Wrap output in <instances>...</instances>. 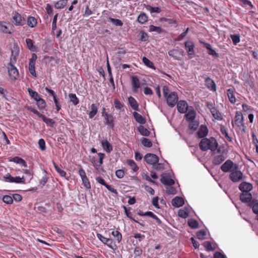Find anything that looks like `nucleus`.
<instances>
[{"mask_svg": "<svg viewBox=\"0 0 258 258\" xmlns=\"http://www.w3.org/2000/svg\"><path fill=\"white\" fill-rule=\"evenodd\" d=\"M236 91L234 88H230L227 90V95L230 102L232 104H234L236 101V98L235 94Z\"/></svg>", "mask_w": 258, "mask_h": 258, "instance_id": "4468645a", "label": "nucleus"}, {"mask_svg": "<svg viewBox=\"0 0 258 258\" xmlns=\"http://www.w3.org/2000/svg\"><path fill=\"white\" fill-rule=\"evenodd\" d=\"M38 108L40 109H43L46 107V102L44 99L41 98H39L36 101Z\"/></svg>", "mask_w": 258, "mask_h": 258, "instance_id": "de8ad7c7", "label": "nucleus"}, {"mask_svg": "<svg viewBox=\"0 0 258 258\" xmlns=\"http://www.w3.org/2000/svg\"><path fill=\"white\" fill-rule=\"evenodd\" d=\"M160 181L163 184L167 185L170 186L174 184V181L171 178L166 176L162 175Z\"/></svg>", "mask_w": 258, "mask_h": 258, "instance_id": "bb28decb", "label": "nucleus"}, {"mask_svg": "<svg viewBox=\"0 0 258 258\" xmlns=\"http://www.w3.org/2000/svg\"><path fill=\"white\" fill-rule=\"evenodd\" d=\"M28 91L29 93L30 96L35 101H36L40 98L38 93L37 92L33 91L31 89L29 88L28 89Z\"/></svg>", "mask_w": 258, "mask_h": 258, "instance_id": "09e8293b", "label": "nucleus"}, {"mask_svg": "<svg viewBox=\"0 0 258 258\" xmlns=\"http://www.w3.org/2000/svg\"><path fill=\"white\" fill-rule=\"evenodd\" d=\"M68 0H59L54 4V7L57 9H62L64 8L68 3Z\"/></svg>", "mask_w": 258, "mask_h": 258, "instance_id": "7c9ffc66", "label": "nucleus"}, {"mask_svg": "<svg viewBox=\"0 0 258 258\" xmlns=\"http://www.w3.org/2000/svg\"><path fill=\"white\" fill-rule=\"evenodd\" d=\"M109 21L117 26H122L123 25V23L119 19L110 18L109 19Z\"/></svg>", "mask_w": 258, "mask_h": 258, "instance_id": "4d7b16f0", "label": "nucleus"}, {"mask_svg": "<svg viewBox=\"0 0 258 258\" xmlns=\"http://www.w3.org/2000/svg\"><path fill=\"white\" fill-rule=\"evenodd\" d=\"M165 98H166L168 105L171 107H174L177 103L178 96L175 92H173L170 93L167 97Z\"/></svg>", "mask_w": 258, "mask_h": 258, "instance_id": "0eeeda50", "label": "nucleus"}, {"mask_svg": "<svg viewBox=\"0 0 258 258\" xmlns=\"http://www.w3.org/2000/svg\"><path fill=\"white\" fill-rule=\"evenodd\" d=\"M243 173L239 170L233 169L229 175V178L234 182H239L243 179Z\"/></svg>", "mask_w": 258, "mask_h": 258, "instance_id": "f03ea898", "label": "nucleus"}, {"mask_svg": "<svg viewBox=\"0 0 258 258\" xmlns=\"http://www.w3.org/2000/svg\"><path fill=\"white\" fill-rule=\"evenodd\" d=\"M208 133V130L206 126L201 125L199 131H198V137L200 138H204L206 136Z\"/></svg>", "mask_w": 258, "mask_h": 258, "instance_id": "a878e982", "label": "nucleus"}, {"mask_svg": "<svg viewBox=\"0 0 258 258\" xmlns=\"http://www.w3.org/2000/svg\"><path fill=\"white\" fill-rule=\"evenodd\" d=\"M128 102L130 103V105L132 107V108L134 109L137 110L138 109V103H137V101L132 97H130L128 98Z\"/></svg>", "mask_w": 258, "mask_h": 258, "instance_id": "c9c22d12", "label": "nucleus"}, {"mask_svg": "<svg viewBox=\"0 0 258 258\" xmlns=\"http://www.w3.org/2000/svg\"><path fill=\"white\" fill-rule=\"evenodd\" d=\"M213 116L215 119L221 120L223 119V117L221 113L217 109V108L213 109V110L211 111Z\"/></svg>", "mask_w": 258, "mask_h": 258, "instance_id": "2f4dec72", "label": "nucleus"}, {"mask_svg": "<svg viewBox=\"0 0 258 258\" xmlns=\"http://www.w3.org/2000/svg\"><path fill=\"white\" fill-rule=\"evenodd\" d=\"M143 63L148 67L155 69L154 64L152 61H151L148 58L146 57H143L142 58Z\"/></svg>", "mask_w": 258, "mask_h": 258, "instance_id": "3c124183", "label": "nucleus"}, {"mask_svg": "<svg viewBox=\"0 0 258 258\" xmlns=\"http://www.w3.org/2000/svg\"><path fill=\"white\" fill-rule=\"evenodd\" d=\"M141 141L142 145L145 147L150 148L152 146L151 141L148 138H142Z\"/></svg>", "mask_w": 258, "mask_h": 258, "instance_id": "c03bdc74", "label": "nucleus"}, {"mask_svg": "<svg viewBox=\"0 0 258 258\" xmlns=\"http://www.w3.org/2000/svg\"><path fill=\"white\" fill-rule=\"evenodd\" d=\"M3 201L7 204H12L13 203V198L10 196H5L3 198Z\"/></svg>", "mask_w": 258, "mask_h": 258, "instance_id": "680f3d73", "label": "nucleus"}, {"mask_svg": "<svg viewBox=\"0 0 258 258\" xmlns=\"http://www.w3.org/2000/svg\"><path fill=\"white\" fill-rule=\"evenodd\" d=\"M189 210L187 208L180 209L178 211V216L182 218H186L189 215Z\"/></svg>", "mask_w": 258, "mask_h": 258, "instance_id": "58836bf2", "label": "nucleus"}, {"mask_svg": "<svg viewBox=\"0 0 258 258\" xmlns=\"http://www.w3.org/2000/svg\"><path fill=\"white\" fill-rule=\"evenodd\" d=\"M27 23L28 26L34 28L36 26L37 21L35 17L30 16L28 18Z\"/></svg>", "mask_w": 258, "mask_h": 258, "instance_id": "c756f323", "label": "nucleus"}, {"mask_svg": "<svg viewBox=\"0 0 258 258\" xmlns=\"http://www.w3.org/2000/svg\"><path fill=\"white\" fill-rule=\"evenodd\" d=\"M37 58V55L35 53L32 54V57L29 59V70L30 73L34 77H36V73L35 72V61Z\"/></svg>", "mask_w": 258, "mask_h": 258, "instance_id": "423d86ee", "label": "nucleus"}, {"mask_svg": "<svg viewBox=\"0 0 258 258\" xmlns=\"http://www.w3.org/2000/svg\"><path fill=\"white\" fill-rule=\"evenodd\" d=\"M9 26H10V24H8L4 21H0V30L3 33L11 34L12 32L9 28Z\"/></svg>", "mask_w": 258, "mask_h": 258, "instance_id": "aec40b11", "label": "nucleus"}, {"mask_svg": "<svg viewBox=\"0 0 258 258\" xmlns=\"http://www.w3.org/2000/svg\"><path fill=\"white\" fill-rule=\"evenodd\" d=\"M81 179H82V182H83V184L84 185V186L88 189L90 188H91L90 183L87 177H84V178H83Z\"/></svg>", "mask_w": 258, "mask_h": 258, "instance_id": "0e129e2a", "label": "nucleus"}, {"mask_svg": "<svg viewBox=\"0 0 258 258\" xmlns=\"http://www.w3.org/2000/svg\"><path fill=\"white\" fill-rule=\"evenodd\" d=\"M147 9L151 13H159L160 12V9L159 7H152L149 6Z\"/></svg>", "mask_w": 258, "mask_h": 258, "instance_id": "338daca9", "label": "nucleus"}, {"mask_svg": "<svg viewBox=\"0 0 258 258\" xmlns=\"http://www.w3.org/2000/svg\"><path fill=\"white\" fill-rule=\"evenodd\" d=\"M239 189L243 192H249L252 189V185L246 182H243L239 184Z\"/></svg>", "mask_w": 258, "mask_h": 258, "instance_id": "dca6fc26", "label": "nucleus"}, {"mask_svg": "<svg viewBox=\"0 0 258 258\" xmlns=\"http://www.w3.org/2000/svg\"><path fill=\"white\" fill-rule=\"evenodd\" d=\"M19 54V47L17 44H14L11 48L10 61L15 63Z\"/></svg>", "mask_w": 258, "mask_h": 258, "instance_id": "9d476101", "label": "nucleus"}, {"mask_svg": "<svg viewBox=\"0 0 258 258\" xmlns=\"http://www.w3.org/2000/svg\"><path fill=\"white\" fill-rule=\"evenodd\" d=\"M213 257L214 258H227L224 253L219 251L215 252Z\"/></svg>", "mask_w": 258, "mask_h": 258, "instance_id": "774afa93", "label": "nucleus"}, {"mask_svg": "<svg viewBox=\"0 0 258 258\" xmlns=\"http://www.w3.org/2000/svg\"><path fill=\"white\" fill-rule=\"evenodd\" d=\"M127 163L132 168L134 171L136 172L139 170V167L134 160H127Z\"/></svg>", "mask_w": 258, "mask_h": 258, "instance_id": "8fccbe9b", "label": "nucleus"}, {"mask_svg": "<svg viewBox=\"0 0 258 258\" xmlns=\"http://www.w3.org/2000/svg\"><path fill=\"white\" fill-rule=\"evenodd\" d=\"M146 162L151 165H155L159 161L158 157L154 154L148 153L144 157Z\"/></svg>", "mask_w": 258, "mask_h": 258, "instance_id": "1a4fd4ad", "label": "nucleus"}, {"mask_svg": "<svg viewBox=\"0 0 258 258\" xmlns=\"http://www.w3.org/2000/svg\"><path fill=\"white\" fill-rule=\"evenodd\" d=\"M168 54L174 59L180 60L183 57L184 51L181 49H173L169 50Z\"/></svg>", "mask_w": 258, "mask_h": 258, "instance_id": "39448f33", "label": "nucleus"}, {"mask_svg": "<svg viewBox=\"0 0 258 258\" xmlns=\"http://www.w3.org/2000/svg\"><path fill=\"white\" fill-rule=\"evenodd\" d=\"M97 238L103 243L106 244L109 247L112 249L116 248V245L113 244V241L111 238H107L103 236L102 234L98 233Z\"/></svg>", "mask_w": 258, "mask_h": 258, "instance_id": "6e6552de", "label": "nucleus"}, {"mask_svg": "<svg viewBox=\"0 0 258 258\" xmlns=\"http://www.w3.org/2000/svg\"><path fill=\"white\" fill-rule=\"evenodd\" d=\"M225 158L223 154L216 155L214 157L213 163L215 165H219L225 160Z\"/></svg>", "mask_w": 258, "mask_h": 258, "instance_id": "cd10ccee", "label": "nucleus"}, {"mask_svg": "<svg viewBox=\"0 0 258 258\" xmlns=\"http://www.w3.org/2000/svg\"><path fill=\"white\" fill-rule=\"evenodd\" d=\"M133 90L135 92L138 91V89L140 87V82L139 79L137 76H132Z\"/></svg>", "mask_w": 258, "mask_h": 258, "instance_id": "4be33fe9", "label": "nucleus"}, {"mask_svg": "<svg viewBox=\"0 0 258 258\" xmlns=\"http://www.w3.org/2000/svg\"><path fill=\"white\" fill-rule=\"evenodd\" d=\"M206 235V232L204 230H200L197 233V237L200 240H204L205 236Z\"/></svg>", "mask_w": 258, "mask_h": 258, "instance_id": "e2e57ef3", "label": "nucleus"}, {"mask_svg": "<svg viewBox=\"0 0 258 258\" xmlns=\"http://www.w3.org/2000/svg\"><path fill=\"white\" fill-rule=\"evenodd\" d=\"M189 128L193 130H197V128L199 126V122L198 121H196L195 120H193L192 121H189Z\"/></svg>", "mask_w": 258, "mask_h": 258, "instance_id": "13d9d810", "label": "nucleus"}, {"mask_svg": "<svg viewBox=\"0 0 258 258\" xmlns=\"http://www.w3.org/2000/svg\"><path fill=\"white\" fill-rule=\"evenodd\" d=\"M177 108L180 113H184L187 110L188 104L186 101L180 100L177 103Z\"/></svg>", "mask_w": 258, "mask_h": 258, "instance_id": "ddd939ff", "label": "nucleus"}, {"mask_svg": "<svg viewBox=\"0 0 258 258\" xmlns=\"http://www.w3.org/2000/svg\"><path fill=\"white\" fill-rule=\"evenodd\" d=\"M38 146L41 151H44L46 149L45 142L43 139H40L38 141Z\"/></svg>", "mask_w": 258, "mask_h": 258, "instance_id": "052dcab7", "label": "nucleus"}, {"mask_svg": "<svg viewBox=\"0 0 258 258\" xmlns=\"http://www.w3.org/2000/svg\"><path fill=\"white\" fill-rule=\"evenodd\" d=\"M149 30L151 32H156L157 33H161L163 32V30L161 27L155 26L154 25H150L149 26Z\"/></svg>", "mask_w": 258, "mask_h": 258, "instance_id": "864d4df0", "label": "nucleus"}, {"mask_svg": "<svg viewBox=\"0 0 258 258\" xmlns=\"http://www.w3.org/2000/svg\"><path fill=\"white\" fill-rule=\"evenodd\" d=\"M240 199L243 203H249L252 199V196L249 192H242L240 196Z\"/></svg>", "mask_w": 258, "mask_h": 258, "instance_id": "6ab92c4d", "label": "nucleus"}, {"mask_svg": "<svg viewBox=\"0 0 258 258\" xmlns=\"http://www.w3.org/2000/svg\"><path fill=\"white\" fill-rule=\"evenodd\" d=\"M206 86L211 91H215L216 90V85L214 81L210 78H207L205 80Z\"/></svg>", "mask_w": 258, "mask_h": 258, "instance_id": "a211bd4d", "label": "nucleus"}, {"mask_svg": "<svg viewBox=\"0 0 258 258\" xmlns=\"http://www.w3.org/2000/svg\"><path fill=\"white\" fill-rule=\"evenodd\" d=\"M112 235L116 238L117 242L119 243L122 239V235L120 232L117 230H114L112 231Z\"/></svg>", "mask_w": 258, "mask_h": 258, "instance_id": "6e6d98bb", "label": "nucleus"}, {"mask_svg": "<svg viewBox=\"0 0 258 258\" xmlns=\"http://www.w3.org/2000/svg\"><path fill=\"white\" fill-rule=\"evenodd\" d=\"M134 116L136 120L140 124H144L145 123V119L143 117L137 112L133 113Z\"/></svg>", "mask_w": 258, "mask_h": 258, "instance_id": "f704fd0d", "label": "nucleus"}, {"mask_svg": "<svg viewBox=\"0 0 258 258\" xmlns=\"http://www.w3.org/2000/svg\"><path fill=\"white\" fill-rule=\"evenodd\" d=\"M27 48L31 51L37 52V48L34 45L33 41L32 39L27 38L25 40Z\"/></svg>", "mask_w": 258, "mask_h": 258, "instance_id": "b1692460", "label": "nucleus"}, {"mask_svg": "<svg viewBox=\"0 0 258 258\" xmlns=\"http://www.w3.org/2000/svg\"><path fill=\"white\" fill-rule=\"evenodd\" d=\"M220 131L222 134L224 136L228 141L232 142V138L229 136L228 132L224 125H221L220 126Z\"/></svg>", "mask_w": 258, "mask_h": 258, "instance_id": "e433bc0d", "label": "nucleus"}, {"mask_svg": "<svg viewBox=\"0 0 258 258\" xmlns=\"http://www.w3.org/2000/svg\"><path fill=\"white\" fill-rule=\"evenodd\" d=\"M196 112L194 110H189L186 114L185 117L188 121H192L195 119L196 118Z\"/></svg>", "mask_w": 258, "mask_h": 258, "instance_id": "4c0bfd02", "label": "nucleus"}, {"mask_svg": "<svg viewBox=\"0 0 258 258\" xmlns=\"http://www.w3.org/2000/svg\"><path fill=\"white\" fill-rule=\"evenodd\" d=\"M53 165L55 168V169L57 172V173L61 176V177H65L66 175V172L62 170L60 167L57 166L56 163L53 161Z\"/></svg>", "mask_w": 258, "mask_h": 258, "instance_id": "37998d69", "label": "nucleus"}, {"mask_svg": "<svg viewBox=\"0 0 258 258\" xmlns=\"http://www.w3.org/2000/svg\"><path fill=\"white\" fill-rule=\"evenodd\" d=\"M183 204V200L181 197H176L172 200V205L175 207H181Z\"/></svg>", "mask_w": 258, "mask_h": 258, "instance_id": "5701e85b", "label": "nucleus"}, {"mask_svg": "<svg viewBox=\"0 0 258 258\" xmlns=\"http://www.w3.org/2000/svg\"><path fill=\"white\" fill-rule=\"evenodd\" d=\"M243 116L242 113L240 111H237L236 112L235 116V123L240 126V125H243Z\"/></svg>", "mask_w": 258, "mask_h": 258, "instance_id": "f3484780", "label": "nucleus"}, {"mask_svg": "<svg viewBox=\"0 0 258 258\" xmlns=\"http://www.w3.org/2000/svg\"><path fill=\"white\" fill-rule=\"evenodd\" d=\"M203 245L207 251H213L218 247L217 244L215 242L206 241L203 243Z\"/></svg>", "mask_w": 258, "mask_h": 258, "instance_id": "f8f14e48", "label": "nucleus"}, {"mask_svg": "<svg viewBox=\"0 0 258 258\" xmlns=\"http://www.w3.org/2000/svg\"><path fill=\"white\" fill-rule=\"evenodd\" d=\"M185 47L186 48V50L188 53V55L189 58H191L193 57L194 55V43L190 41H186L185 42Z\"/></svg>", "mask_w": 258, "mask_h": 258, "instance_id": "9b49d317", "label": "nucleus"}, {"mask_svg": "<svg viewBox=\"0 0 258 258\" xmlns=\"http://www.w3.org/2000/svg\"><path fill=\"white\" fill-rule=\"evenodd\" d=\"M249 206L252 208V211L255 214H258V202L252 201L249 203Z\"/></svg>", "mask_w": 258, "mask_h": 258, "instance_id": "a19ab883", "label": "nucleus"}, {"mask_svg": "<svg viewBox=\"0 0 258 258\" xmlns=\"http://www.w3.org/2000/svg\"><path fill=\"white\" fill-rule=\"evenodd\" d=\"M105 124H107L112 127H113V116L108 114V113H105Z\"/></svg>", "mask_w": 258, "mask_h": 258, "instance_id": "c85d7f7f", "label": "nucleus"}, {"mask_svg": "<svg viewBox=\"0 0 258 258\" xmlns=\"http://www.w3.org/2000/svg\"><path fill=\"white\" fill-rule=\"evenodd\" d=\"M13 62L10 61L8 63V73L11 80H16L19 75V72L17 68L12 64Z\"/></svg>", "mask_w": 258, "mask_h": 258, "instance_id": "20e7f679", "label": "nucleus"}, {"mask_svg": "<svg viewBox=\"0 0 258 258\" xmlns=\"http://www.w3.org/2000/svg\"><path fill=\"white\" fill-rule=\"evenodd\" d=\"M233 169H238V165L234 164L231 160H227L221 166V169L224 172H227L231 171Z\"/></svg>", "mask_w": 258, "mask_h": 258, "instance_id": "7ed1b4c3", "label": "nucleus"}, {"mask_svg": "<svg viewBox=\"0 0 258 258\" xmlns=\"http://www.w3.org/2000/svg\"><path fill=\"white\" fill-rule=\"evenodd\" d=\"M12 161L17 163L21 165L22 166H24V167H27V164L25 161L23 159L21 158H20L19 157H15L13 158L12 160Z\"/></svg>", "mask_w": 258, "mask_h": 258, "instance_id": "72a5a7b5", "label": "nucleus"}, {"mask_svg": "<svg viewBox=\"0 0 258 258\" xmlns=\"http://www.w3.org/2000/svg\"><path fill=\"white\" fill-rule=\"evenodd\" d=\"M101 146L103 150L107 153H110L112 150V146L107 140L101 141Z\"/></svg>", "mask_w": 258, "mask_h": 258, "instance_id": "412c9836", "label": "nucleus"}, {"mask_svg": "<svg viewBox=\"0 0 258 258\" xmlns=\"http://www.w3.org/2000/svg\"><path fill=\"white\" fill-rule=\"evenodd\" d=\"M148 20L147 15L144 13H141L138 17V21L141 24H144Z\"/></svg>", "mask_w": 258, "mask_h": 258, "instance_id": "a18cd8bd", "label": "nucleus"}, {"mask_svg": "<svg viewBox=\"0 0 258 258\" xmlns=\"http://www.w3.org/2000/svg\"><path fill=\"white\" fill-rule=\"evenodd\" d=\"M42 119L47 124V125L53 127L55 122L52 119L48 118L43 115L42 116Z\"/></svg>", "mask_w": 258, "mask_h": 258, "instance_id": "ea45409f", "label": "nucleus"}, {"mask_svg": "<svg viewBox=\"0 0 258 258\" xmlns=\"http://www.w3.org/2000/svg\"><path fill=\"white\" fill-rule=\"evenodd\" d=\"M13 19L15 22V24L17 26H22L25 24V20L24 18H22L21 15L18 13H16L13 16Z\"/></svg>", "mask_w": 258, "mask_h": 258, "instance_id": "2eb2a0df", "label": "nucleus"}, {"mask_svg": "<svg viewBox=\"0 0 258 258\" xmlns=\"http://www.w3.org/2000/svg\"><path fill=\"white\" fill-rule=\"evenodd\" d=\"M204 46L208 50V53L209 55L213 56L215 58L219 57V54L212 48L211 45L209 43H204Z\"/></svg>", "mask_w": 258, "mask_h": 258, "instance_id": "393cba45", "label": "nucleus"}, {"mask_svg": "<svg viewBox=\"0 0 258 258\" xmlns=\"http://www.w3.org/2000/svg\"><path fill=\"white\" fill-rule=\"evenodd\" d=\"M13 182L15 183H26L25 181L24 180V176H23L22 177H20V176H16L14 177Z\"/></svg>", "mask_w": 258, "mask_h": 258, "instance_id": "69168bd1", "label": "nucleus"}, {"mask_svg": "<svg viewBox=\"0 0 258 258\" xmlns=\"http://www.w3.org/2000/svg\"><path fill=\"white\" fill-rule=\"evenodd\" d=\"M69 96L70 101L72 102L74 105H76L79 103V100L75 94L71 93L69 94Z\"/></svg>", "mask_w": 258, "mask_h": 258, "instance_id": "603ef678", "label": "nucleus"}, {"mask_svg": "<svg viewBox=\"0 0 258 258\" xmlns=\"http://www.w3.org/2000/svg\"><path fill=\"white\" fill-rule=\"evenodd\" d=\"M98 112V107L95 104H92L91 106V111L89 113V117L92 118Z\"/></svg>", "mask_w": 258, "mask_h": 258, "instance_id": "473e14b6", "label": "nucleus"}, {"mask_svg": "<svg viewBox=\"0 0 258 258\" xmlns=\"http://www.w3.org/2000/svg\"><path fill=\"white\" fill-rule=\"evenodd\" d=\"M138 130L143 136H148L150 135V132L143 125H140L138 128Z\"/></svg>", "mask_w": 258, "mask_h": 258, "instance_id": "49530a36", "label": "nucleus"}, {"mask_svg": "<svg viewBox=\"0 0 258 258\" xmlns=\"http://www.w3.org/2000/svg\"><path fill=\"white\" fill-rule=\"evenodd\" d=\"M24 173L25 174L24 176V180L25 182H29L33 178V175L31 171L29 170H25Z\"/></svg>", "mask_w": 258, "mask_h": 258, "instance_id": "79ce46f5", "label": "nucleus"}, {"mask_svg": "<svg viewBox=\"0 0 258 258\" xmlns=\"http://www.w3.org/2000/svg\"><path fill=\"white\" fill-rule=\"evenodd\" d=\"M218 144L214 138L203 139L199 144L200 148L204 151L210 150L213 152L217 150Z\"/></svg>", "mask_w": 258, "mask_h": 258, "instance_id": "f257e3e1", "label": "nucleus"}, {"mask_svg": "<svg viewBox=\"0 0 258 258\" xmlns=\"http://www.w3.org/2000/svg\"><path fill=\"white\" fill-rule=\"evenodd\" d=\"M188 224L192 228H197L199 226V223L196 220L191 219L188 221Z\"/></svg>", "mask_w": 258, "mask_h": 258, "instance_id": "5fc2aeb1", "label": "nucleus"}, {"mask_svg": "<svg viewBox=\"0 0 258 258\" xmlns=\"http://www.w3.org/2000/svg\"><path fill=\"white\" fill-rule=\"evenodd\" d=\"M230 37L234 45H236L240 42V36L239 35L232 34L230 35Z\"/></svg>", "mask_w": 258, "mask_h": 258, "instance_id": "bf43d9fd", "label": "nucleus"}]
</instances>
